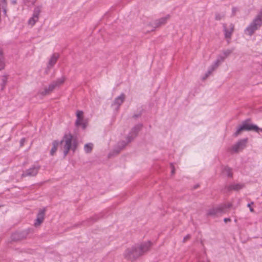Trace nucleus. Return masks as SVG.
Returning a JSON list of instances; mask_svg holds the SVG:
<instances>
[{
    "mask_svg": "<svg viewBox=\"0 0 262 262\" xmlns=\"http://www.w3.org/2000/svg\"><path fill=\"white\" fill-rule=\"evenodd\" d=\"M60 148L64 156H66L69 151L71 150L75 151L77 147V140L74 138L71 134H67L60 142Z\"/></svg>",
    "mask_w": 262,
    "mask_h": 262,
    "instance_id": "f257e3e1",
    "label": "nucleus"
},
{
    "mask_svg": "<svg viewBox=\"0 0 262 262\" xmlns=\"http://www.w3.org/2000/svg\"><path fill=\"white\" fill-rule=\"evenodd\" d=\"M142 126V125L141 124H137L134 126L131 129L128 134L126 136L125 140L118 142L117 146L119 148V150L117 151V152H118L120 150L125 147L137 136V135L141 129Z\"/></svg>",
    "mask_w": 262,
    "mask_h": 262,
    "instance_id": "f03ea898",
    "label": "nucleus"
},
{
    "mask_svg": "<svg viewBox=\"0 0 262 262\" xmlns=\"http://www.w3.org/2000/svg\"><path fill=\"white\" fill-rule=\"evenodd\" d=\"M262 25V11L260 12L252 22L245 29V33L251 36Z\"/></svg>",
    "mask_w": 262,
    "mask_h": 262,
    "instance_id": "7ed1b4c3",
    "label": "nucleus"
},
{
    "mask_svg": "<svg viewBox=\"0 0 262 262\" xmlns=\"http://www.w3.org/2000/svg\"><path fill=\"white\" fill-rule=\"evenodd\" d=\"M140 252L135 245L127 248L124 252L123 256L126 259L133 261L140 256Z\"/></svg>",
    "mask_w": 262,
    "mask_h": 262,
    "instance_id": "20e7f679",
    "label": "nucleus"
},
{
    "mask_svg": "<svg viewBox=\"0 0 262 262\" xmlns=\"http://www.w3.org/2000/svg\"><path fill=\"white\" fill-rule=\"evenodd\" d=\"M169 15H166L165 16L159 18L155 20L154 23H151L150 21H147L146 23V26L151 27V31H153L155 30V29L157 28H159L163 25L166 24L168 21V20L170 18Z\"/></svg>",
    "mask_w": 262,
    "mask_h": 262,
    "instance_id": "39448f33",
    "label": "nucleus"
},
{
    "mask_svg": "<svg viewBox=\"0 0 262 262\" xmlns=\"http://www.w3.org/2000/svg\"><path fill=\"white\" fill-rule=\"evenodd\" d=\"M42 11L41 6H36L33 11L32 16L28 20V25L33 27L38 21L39 15Z\"/></svg>",
    "mask_w": 262,
    "mask_h": 262,
    "instance_id": "423d86ee",
    "label": "nucleus"
},
{
    "mask_svg": "<svg viewBox=\"0 0 262 262\" xmlns=\"http://www.w3.org/2000/svg\"><path fill=\"white\" fill-rule=\"evenodd\" d=\"M226 58L224 56L222 53L220 54L217 56L216 60L214 63L210 67L207 73L205 74V77L203 78V79H205L211 73L214 71L220 64L223 62Z\"/></svg>",
    "mask_w": 262,
    "mask_h": 262,
    "instance_id": "0eeeda50",
    "label": "nucleus"
},
{
    "mask_svg": "<svg viewBox=\"0 0 262 262\" xmlns=\"http://www.w3.org/2000/svg\"><path fill=\"white\" fill-rule=\"evenodd\" d=\"M226 58L224 56L222 53L220 54L217 56L216 60L214 63L210 67L207 73L205 74V77L203 78V79H205L211 73L214 71L220 64L223 62Z\"/></svg>",
    "mask_w": 262,
    "mask_h": 262,
    "instance_id": "6e6552de",
    "label": "nucleus"
},
{
    "mask_svg": "<svg viewBox=\"0 0 262 262\" xmlns=\"http://www.w3.org/2000/svg\"><path fill=\"white\" fill-rule=\"evenodd\" d=\"M253 130L256 132H259L260 128H259L256 125L249 124L247 122H244L243 124L239 126L236 132L234 133L235 136H237L243 130Z\"/></svg>",
    "mask_w": 262,
    "mask_h": 262,
    "instance_id": "1a4fd4ad",
    "label": "nucleus"
},
{
    "mask_svg": "<svg viewBox=\"0 0 262 262\" xmlns=\"http://www.w3.org/2000/svg\"><path fill=\"white\" fill-rule=\"evenodd\" d=\"M125 99V95L124 94H120L114 99L112 104V107L116 111L118 110L120 105L124 102Z\"/></svg>",
    "mask_w": 262,
    "mask_h": 262,
    "instance_id": "9d476101",
    "label": "nucleus"
},
{
    "mask_svg": "<svg viewBox=\"0 0 262 262\" xmlns=\"http://www.w3.org/2000/svg\"><path fill=\"white\" fill-rule=\"evenodd\" d=\"M247 140V138L239 140L232 146V150L234 152H238L242 150L245 147Z\"/></svg>",
    "mask_w": 262,
    "mask_h": 262,
    "instance_id": "9b49d317",
    "label": "nucleus"
},
{
    "mask_svg": "<svg viewBox=\"0 0 262 262\" xmlns=\"http://www.w3.org/2000/svg\"><path fill=\"white\" fill-rule=\"evenodd\" d=\"M151 245V244L150 242L148 241L142 243L140 245H136L137 248H138V250L140 251V255L141 256L144 253L148 251Z\"/></svg>",
    "mask_w": 262,
    "mask_h": 262,
    "instance_id": "f8f14e48",
    "label": "nucleus"
},
{
    "mask_svg": "<svg viewBox=\"0 0 262 262\" xmlns=\"http://www.w3.org/2000/svg\"><path fill=\"white\" fill-rule=\"evenodd\" d=\"M234 29V26L232 24L229 25H224V32L226 39H230Z\"/></svg>",
    "mask_w": 262,
    "mask_h": 262,
    "instance_id": "ddd939ff",
    "label": "nucleus"
},
{
    "mask_svg": "<svg viewBox=\"0 0 262 262\" xmlns=\"http://www.w3.org/2000/svg\"><path fill=\"white\" fill-rule=\"evenodd\" d=\"M45 209H42L39 211L37 215V217L34 223V226L37 227L39 226L43 222L45 219Z\"/></svg>",
    "mask_w": 262,
    "mask_h": 262,
    "instance_id": "4468645a",
    "label": "nucleus"
},
{
    "mask_svg": "<svg viewBox=\"0 0 262 262\" xmlns=\"http://www.w3.org/2000/svg\"><path fill=\"white\" fill-rule=\"evenodd\" d=\"M39 167L33 166L27 170L22 174V177H33L36 176L38 171Z\"/></svg>",
    "mask_w": 262,
    "mask_h": 262,
    "instance_id": "2eb2a0df",
    "label": "nucleus"
},
{
    "mask_svg": "<svg viewBox=\"0 0 262 262\" xmlns=\"http://www.w3.org/2000/svg\"><path fill=\"white\" fill-rule=\"evenodd\" d=\"M225 205H219L208 210V214L211 215H216L219 213L224 212Z\"/></svg>",
    "mask_w": 262,
    "mask_h": 262,
    "instance_id": "dca6fc26",
    "label": "nucleus"
},
{
    "mask_svg": "<svg viewBox=\"0 0 262 262\" xmlns=\"http://www.w3.org/2000/svg\"><path fill=\"white\" fill-rule=\"evenodd\" d=\"M244 187L245 185L243 183H232L227 186V189L230 191H238L244 188Z\"/></svg>",
    "mask_w": 262,
    "mask_h": 262,
    "instance_id": "f3484780",
    "label": "nucleus"
},
{
    "mask_svg": "<svg viewBox=\"0 0 262 262\" xmlns=\"http://www.w3.org/2000/svg\"><path fill=\"white\" fill-rule=\"evenodd\" d=\"M58 57L59 55L57 54H54L51 56L47 65V68L48 69L52 68L54 66Z\"/></svg>",
    "mask_w": 262,
    "mask_h": 262,
    "instance_id": "a211bd4d",
    "label": "nucleus"
},
{
    "mask_svg": "<svg viewBox=\"0 0 262 262\" xmlns=\"http://www.w3.org/2000/svg\"><path fill=\"white\" fill-rule=\"evenodd\" d=\"M54 89L53 85L51 83L48 86L45 87L43 90H40L39 92V94L42 96L47 95L51 93Z\"/></svg>",
    "mask_w": 262,
    "mask_h": 262,
    "instance_id": "6ab92c4d",
    "label": "nucleus"
},
{
    "mask_svg": "<svg viewBox=\"0 0 262 262\" xmlns=\"http://www.w3.org/2000/svg\"><path fill=\"white\" fill-rule=\"evenodd\" d=\"M65 80L66 77L62 76L61 77L58 78L57 80L53 81L51 84L53 85L54 88L59 87L64 82Z\"/></svg>",
    "mask_w": 262,
    "mask_h": 262,
    "instance_id": "aec40b11",
    "label": "nucleus"
},
{
    "mask_svg": "<svg viewBox=\"0 0 262 262\" xmlns=\"http://www.w3.org/2000/svg\"><path fill=\"white\" fill-rule=\"evenodd\" d=\"M75 123L76 126H81L83 129L85 128L87 125L86 121L84 120L83 118L79 119V121L78 122V120H76Z\"/></svg>",
    "mask_w": 262,
    "mask_h": 262,
    "instance_id": "412c9836",
    "label": "nucleus"
},
{
    "mask_svg": "<svg viewBox=\"0 0 262 262\" xmlns=\"http://www.w3.org/2000/svg\"><path fill=\"white\" fill-rule=\"evenodd\" d=\"M5 64L4 62V57L3 56V51L0 49V70L5 68Z\"/></svg>",
    "mask_w": 262,
    "mask_h": 262,
    "instance_id": "4be33fe9",
    "label": "nucleus"
},
{
    "mask_svg": "<svg viewBox=\"0 0 262 262\" xmlns=\"http://www.w3.org/2000/svg\"><path fill=\"white\" fill-rule=\"evenodd\" d=\"M59 144V143L56 141H55L53 142V147L50 151V154L52 156H53L56 152Z\"/></svg>",
    "mask_w": 262,
    "mask_h": 262,
    "instance_id": "5701e85b",
    "label": "nucleus"
},
{
    "mask_svg": "<svg viewBox=\"0 0 262 262\" xmlns=\"http://www.w3.org/2000/svg\"><path fill=\"white\" fill-rule=\"evenodd\" d=\"M222 173L226 176L231 177L232 176L231 170L228 167H224L222 169Z\"/></svg>",
    "mask_w": 262,
    "mask_h": 262,
    "instance_id": "b1692460",
    "label": "nucleus"
},
{
    "mask_svg": "<svg viewBox=\"0 0 262 262\" xmlns=\"http://www.w3.org/2000/svg\"><path fill=\"white\" fill-rule=\"evenodd\" d=\"M93 148V144L92 143H87L84 146V150L86 153H90L91 152Z\"/></svg>",
    "mask_w": 262,
    "mask_h": 262,
    "instance_id": "393cba45",
    "label": "nucleus"
},
{
    "mask_svg": "<svg viewBox=\"0 0 262 262\" xmlns=\"http://www.w3.org/2000/svg\"><path fill=\"white\" fill-rule=\"evenodd\" d=\"M233 50L232 49H226L222 51V53L224 57L227 58L232 53Z\"/></svg>",
    "mask_w": 262,
    "mask_h": 262,
    "instance_id": "a878e982",
    "label": "nucleus"
},
{
    "mask_svg": "<svg viewBox=\"0 0 262 262\" xmlns=\"http://www.w3.org/2000/svg\"><path fill=\"white\" fill-rule=\"evenodd\" d=\"M24 237V236H20L19 233H16L12 235V239L14 241L19 240Z\"/></svg>",
    "mask_w": 262,
    "mask_h": 262,
    "instance_id": "bb28decb",
    "label": "nucleus"
},
{
    "mask_svg": "<svg viewBox=\"0 0 262 262\" xmlns=\"http://www.w3.org/2000/svg\"><path fill=\"white\" fill-rule=\"evenodd\" d=\"M76 117H77L76 120H78V122L79 121V119L83 118V112L80 111H77Z\"/></svg>",
    "mask_w": 262,
    "mask_h": 262,
    "instance_id": "cd10ccee",
    "label": "nucleus"
},
{
    "mask_svg": "<svg viewBox=\"0 0 262 262\" xmlns=\"http://www.w3.org/2000/svg\"><path fill=\"white\" fill-rule=\"evenodd\" d=\"M37 0H25V3L28 5H33Z\"/></svg>",
    "mask_w": 262,
    "mask_h": 262,
    "instance_id": "c85d7f7f",
    "label": "nucleus"
},
{
    "mask_svg": "<svg viewBox=\"0 0 262 262\" xmlns=\"http://www.w3.org/2000/svg\"><path fill=\"white\" fill-rule=\"evenodd\" d=\"M221 205H225L224 207V212L227 208H229L232 206V204L230 203H227L226 204H221Z\"/></svg>",
    "mask_w": 262,
    "mask_h": 262,
    "instance_id": "c756f323",
    "label": "nucleus"
},
{
    "mask_svg": "<svg viewBox=\"0 0 262 262\" xmlns=\"http://www.w3.org/2000/svg\"><path fill=\"white\" fill-rule=\"evenodd\" d=\"M189 237H190V236L189 235H186V236H185L184 237L183 241L184 242L186 241L189 238Z\"/></svg>",
    "mask_w": 262,
    "mask_h": 262,
    "instance_id": "7c9ffc66",
    "label": "nucleus"
},
{
    "mask_svg": "<svg viewBox=\"0 0 262 262\" xmlns=\"http://www.w3.org/2000/svg\"><path fill=\"white\" fill-rule=\"evenodd\" d=\"M250 205H251V204H248V207H249L250 211L251 212H253L254 211V210H253V209L252 207H251Z\"/></svg>",
    "mask_w": 262,
    "mask_h": 262,
    "instance_id": "2f4dec72",
    "label": "nucleus"
},
{
    "mask_svg": "<svg viewBox=\"0 0 262 262\" xmlns=\"http://www.w3.org/2000/svg\"><path fill=\"white\" fill-rule=\"evenodd\" d=\"M230 221H231V220L229 218H225V219H224V222L225 223H227L228 222H230Z\"/></svg>",
    "mask_w": 262,
    "mask_h": 262,
    "instance_id": "473e14b6",
    "label": "nucleus"
},
{
    "mask_svg": "<svg viewBox=\"0 0 262 262\" xmlns=\"http://www.w3.org/2000/svg\"><path fill=\"white\" fill-rule=\"evenodd\" d=\"M171 167H172V170H171V172L173 174L174 173V167H173V165L172 164L171 165Z\"/></svg>",
    "mask_w": 262,
    "mask_h": 262,
    "instance_id": "72a5a7b5",
    "label": "nucleus"
},
{
    "mask_svg": "<svg viewBox=\"0 0 262 262\" xmlns=\"http://www.w3.org/2000/svg\"><path fill=\"white\" fill-rule=\"evenodd\" d=\"M25 140L24 139H23L21 140V141H20L21 146H23V145L24 144V143L25 142Z\"/></svg>",
    "mask_w": 262,
    "mask_h": 262,
    "instance_id": "f704fd0d",
    "label": "nucleus"
},
{
    "mask_svg": "<svg viewBox=\"0 0 262 262\" xmlns=\"http://www.w3.org/2000/svg\"><path fill=\"white\" fill-rule=\"evenodd\" d=\"M232 11H233V12H235L236 11V9L234 8L232 9Z\"/></svg>",
    "mask_w": 262,
    "mask_h": 262,
    "instance_id": "c9c22d12",
    "label": "nucleus"
},
{
    "mask_svg": "<svg viewBox=\"0 0 262 262\" xmlns=\"http://www.w3.org/2000/svg\"><path fill=\"white\" fill-rule=\"evenodd\" d=\"M138 117V116H137V115L134 116V117Z\"/></svg>",
    "mask_w": 262,
    "mask_h": 262,
    "instance_id": "e433bc0d",
    "label": "nucleus"
},
{
    "mask_svg": "<svg viewBox=\"0 0 262 262\" xmlns=\"http://www.w3.org/2000/svg\"><path fill=\"white\" fill-rule=\"evenodd\" d=\"M259 131H261V132H262V129H260V128Z\"/></svg>",
    "mask_w": 262,
    "mask_h": 262,
    "instance_id": "4c0bfd02",
    "label": "nucleus"
}]
</instances>
